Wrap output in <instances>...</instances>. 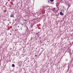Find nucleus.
<instances>
[{"mask_svg":"<svg viewBox=\"0 0 73 73\" xmlns=\"http://www.w3.org/2000/svg\"><path fill=\"white\" fill-rule=\"evenodd\" d=\"M60 15H61L62 16H63L64 15V14H63L62 12L61 11L60 12Z\"/></svg>","mask_w":73,"mask_h":73,"instance_id":"1","label":"nucleus"},{"mask_svg":"<svg viewBox=\"0 0 73 73\" xmlns=\"http://www.w3.org/2000/svg\"><path fill=\"white\" fill-rule=\"evenodd\" d=\"M35 35L36 36H39V32H38V33H36L35 34Z\"/></svg>","mask_w":73,"mask_h":73,"instance_id":"2","label":"nucleus"},{"mask_svg":"<svg viewBox=\"0 0 73 73\" xmlns=\"http://www.w3.org/2000/svg\"><path fill=\"white\" fill-rule=\"evenodd\" d=\"M11 17H14V15H13V14H12L11 16H10Z\"/></svg>","mask_w":73,"mask_h":73,"instance_id":"3","label":"nucleus"},{"mask_svg":"<svg viewBox=\"0 0 73 73\" xmlns=\"http://www.w3.org/2000/svg\"><path fill=\"white\" fill-rule=\"evenodd\" d=\"M12 67H15V64H13L12 65Z\"/></svg>","mask_w":73,"mask_h":73,"instance_id":"4","label":"nucleus"},{"mask_svg":"<svg viewBox=\"0 0 73 73\" xmlns=\"http://www.w3.org/2000/svg\"><path fill=\"white\" fill-rule=\"evenodd\" d=\"M54 1V0H50V1L51 2H53V1Z\"/></svg>","mask_w":73,"mask_h":73,"instance_id":"5","label":"nucleus"},{"mask_svg":"<svg viewBox=\"0 0 73 73\" xmlns=\"http://www.w3.org/2000/svg\"><path fill=\"white\" fill-rule=\"evenodd\" d=\"M9 35H12V34L10 33V34H9Z\"/></svg>","mask_w":73,"mask_h":73,"instance_id":"6","label":"nucleus"},{"mask_svg":"<svg viewBox=\"0 0 73 73\" xmlns=\"http://www.w3.org/2000/svg\"><path fill=\"white\" fill-rule=\"evenodd\" d=\"M35 56V57H37V55H36Z\"/></svg>","mask_w":73,"mask_h":73,"instance_id":"7","label":"nucleus"},{"mask_svg":"<svg viewBox=\"0 0 73 73\" xmlns=\"http://www.w3.org/2000/svg\"><path fill=\"white\" fill-rule=\"evenodd\" d=\"M56 9L55 8H54V9Z\"/></svg>","mask_w":73,"mask_h":73,"instance_id":"8","label":"nucleus"},{"mask_svg":"<svg viewBox=\"0 0 73 73\" xmlns=\"http://www.w3.org/2000/svg\"><path fill=\"white\" fill-rule=\"evenodd\" d=\"M49 1H48V3H49Z\"/></svg>","mask_w":73,"mask_h":73,"instance_id":"9","label":"nucleus"},{"mask_svg":"<svg viewBox=\"0 0 73 73\" xmlns=\"http://www.w3.org/2000/svg\"><path fill=\"white\" fill-rule=\"evenodd\" d=\"M8 25H9V24H8Z\"/></svg>","mask_w":73,"mask_h":73,"instance_id":"10","label":"nucleus"},{"mask_svg":"<svg viewBox=\"0 0 73 73\" xmlns=\"http://www.w3.org/2000/svg\"><path fill=\"white\" fill-rule=\"evenodd\" d=\"M18 27H19V26H18Z\"/></svg>","mask_w":73,"mask_h":73,"instance_id":"11","label":"nucleus"}]
</instances>
